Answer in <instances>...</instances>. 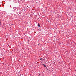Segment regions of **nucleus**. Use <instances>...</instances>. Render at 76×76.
Returning <instances> with one entry per match:
<instances>
[{
	"label": "nucleus",
	"instance_id": "obj_1",
	"mask_svg": "<svg viewBox=\"0 0 76 76\" xmlns=\"http://www.w3.org/2000/svg\"><path fill=\"white\" fill-rule=\"evenodd\" d=\"M42 65H43V66H44V67H47V66H46L44 64H42Z\"/></svg>",
	"mask_w": 76,
	"mask_h": 76
},
{
	"label": "nucleus",
	"instance_id": "obj_2",
	"mask_svg": "<svg viewBox=\"0 0 76 76\" xmlns=\"http://www.w3.org/2000/svg\"><path fill=\"white\" fill-rule=\"evenodd\" d=\"M39 60H42V61H43V60H44V59L42 58H41Z\"/></svg>",
	"mask_w": 76,
	"mask_h": 76
},
{
	"label": "nucleus",
	"instance_id": "obj_3",
	"mask_svg": "<svg viewBox=\"0 0 76 76\" xmlns=\"http://www.w3.org/2000/svg\"><path fill=\"white\" fill-rule=\"evenodd\" d=\"M38 26L39 27H40L41 26H40V25H39V24L38 23Z\"/></svg>",
	"mask_w": 76,
	"mask_h": 76
},
{
	"label": "nucleus",
	"instance_id": "obj_4",
	"mask_svg": "<svg viewBox=\"0 0 76 76\" xmlns=\"http://www.w3.org/2000/svg\"><path fill=\"white\" fill-rule=\"evenodd\" d=\"M40 75H41V74H39L38 76H39Z\"/></svg>",
	"mask_w": 76,
	"mask_h": 76
},
{
	"label": "nucleus",
	"instance_id": "obj_5",
	"mask_svg": "<svg viewBox=\"0 0 76 76\" xmlns=\"http://www.w3.org/2000/svg\"><path fill=\"white\" fill-rule=\"evenodd\" d=\"M38 76H39V75H38Z\"/></svg>",
	"mask_w": 76,
	"mask_h": 76
}]
</instances>
